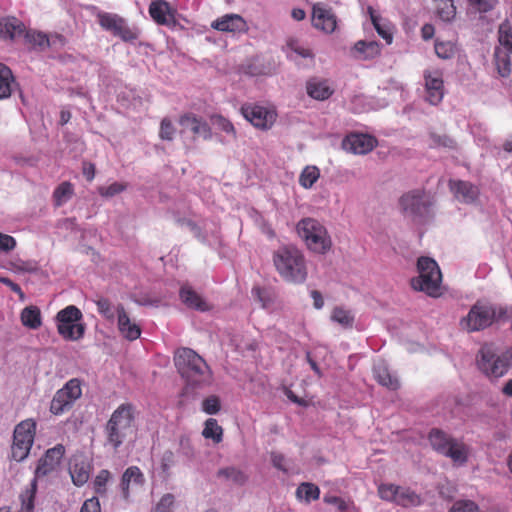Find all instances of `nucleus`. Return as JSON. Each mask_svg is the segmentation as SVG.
<instances>
[{
    "mask_svg": "<svg viewBox=\"0 0 512 512\" xmlns=\"http://www.w3.org/2000/svg\"><path fill=\"white\" fill-rule=\"evenodd\" d=\"M274 266L279 275L287 282L301 284L305 282L308 271L304 254L294 246H283L273 255Z\"/></svg>",
    "mask_w": 512,
    "mask_h": 512,
    "instance_id": "1",
    "label": "nucleus"
},
{
    "mask_svg": "<svg viewBox=\"0 0 512 512\" xmlns=\"http://www.w3.org/2000/svg\"><path fill=\"white\" fill-rule=\"evenodd\" d=\"M174 362L177 370L191 385L208 384L211 381V371L196 352L189 348L177 350Z\"/></svg>",
    "mask_w": 512,
    "mask_h": 512,
    "instance_id": "2",
    "label": "nucleus"
},
{
    "mask_svg": "<svg viewBox=\"0 0 512 512\" xmlns=\"http://www.w3.org/2000/svg\"><path fill=\"white\" fill-rule=\"evenodd\" d=\"M297 234L307 249L324 255L332 248V239L326 227L314 218H304L297 223Z\"/></svg>",
    "mask_w": 512,
    "mask_h": 512,
    "instance_id": "3",
    "label": "nucleus"
},
{
    "mask_svg": "<svg viewBox=\"0 0 512 512\" xmlns=\"http://www.w3.org/2000/svg\"><path fill=\"white\" fill-rule=\"evenodd\" d=\"M418 276L411 280L414 290L424 292L431 297L442 295V274L435 260L421 257L417 263Z\"/></svg>",
    "mask_w": 512,
    "mask_h": 512,
    "instance_id": "4",
    "label": "nucleus"
},
{
    "mask_svg": "<svg viewBox=\"0 0 512 512\" xmlns=\"http://www.w3.org/2000/svg\"><path fill=\"white\" fill-rule=\"evenodd\" d=\"M133 409L128 404L119 406L107 423L108 443L117 449L134 432Z\"/></svg>",
    "mask_w": 512,
    "mask_h": 512,
    "instance_id": "5",
    "label": "nucleus"
},
{
    "mask_svg": "<svg viewBox=\"0 0 512 512\" xmlns=\"http://www.w3.org/2000/svg\"><path fill=\"white\" fill-rule=\"evenodd\" d=\"M501 310L499 309V314ZM498 314V309L488 302L477 301L469 312L460 319L459 326L466 332H477L491 326Z\"/></svg>",
    "mask_w": 512,
    "mask_h": 512,
    "instance_id": "6",
    "label": "nucleus"
},
{
    "mask_svg": "<svg viewBox=\"0 0 512 512\" xmlns=\"http://www.w3.org/2000/svg\"><path fill=\"white\" fill-rule=\"evenodd\" d=\"M82 312L74 305L60 310L55 317L59 335L69 341H78L85 333V326L81 323Z\"/></svg>",
    "mask_w": 512,
    "mask_h": 512,
    "instance_id": "7",
    "label": "nucleus"
},
{
    "mask_svg": "<svg viewBox=\"0 0 512 512\" xmlns=\"http://www.w3.org/2000/svg\"><path fill=\"white\" fill-rule=\"evenodd\" d=\"M399 204L405 216L422 221L430 214L432 197L423 190H412L400 198Z\"/></svg>",
    "mask_w": 512,
    "mask_h": 512,
    "instance_id": "8",
    "label": "nucleus"
},
{
    "mask_svg": "<svg viewBox=\"0 0 512 512\" xmlns=\"http://www.w3.org/2000/svg\"><path fill=\"white\" fill-rule=\"evenodd\" d=\"M81 395L82 389L80 381L78 379L69 380L63 388L55 393L50 404L51 413L54 415L65 413Z\"/></svg>",
    "mask_w": 512,
    "mask_h": 512,
    "instance_id": "9",
    "label": "nucleus"
},
{
    "mask_svg": "<svg viewBox=\"0 0 512 512\" xmlns=\"http://www.w3.org/2000/svg\"><path fill=\"white\" fill-rule=\"evenodd\" d=\"M378 496L384 501L403 507L416 506L421 502L420 497L411 489L390 483H382L378 486Z\"/></svg>",
    "mask_w": 512,
    "mask_h": 512,
    "instance_id": "10",
    "label": "nucleus"
},
{
    "mask_svg": "<svg viewBox=\"0 0 512 512\" xmlns=\"http://www.w3.org/2000/svg\"><path fill=\"white\" fill-rule=\"evenodd\" d=\"M479 369L488 377L499 378L508 369L506 359L496 355L490 347H482L478 358Z\"/></svg>",
    "mask_w": 512,
    "mask_h": 512,
    "instance_id": "11",
    "label": "nucleus"
},
{
    "mask_svg": "<svg viewBox=\"0 0 512 512\" xmlns=\"http://www.w3.org/2000/svg\"><path fill=\"white\" fill-rule=\"evenodd\" d=\"M425 101L431 105H438L444 97L443 73L439 69L428 68L423 72Z\"/></svg>",
    "mask_w": 512,
    "mask_h": 512,
    "instance_id": "12",
    "label": "nucleus"
},
{
    "mask_svg": "<svg viewBox=\"0 0 512 512\" xmlns=\"http://www.w3.org/2000/svg\"><path fill=\"white\" fill-rule=\"evenodd\" d=\"M241 113L246 120L259 129H269L276 120V112L273 108L261 105H244Z\"/></svg>",
    "mask_w": 512,
    "mask_h": 512,
    "instance_id": "13",
    "label": "nucleus"
},
{
    "mask_svg": "<svg viewBox=\"0 0 512 512\" xmlns=\"http://www.w3.org/2000/svg\"><path fill=\"white\" fill-rule=\"evenodd\" d=\"M149 14L159 25L174 27L177 24V10L167 1H152L149 5Z\"/></svg>",
    "mask_w": 512,
    "mask_h": 512,
    "instance_id": "14",
    "label": "nucleus"
},
{
    "mask_svg": "<svg viewBox=\"0 0 512 512\" xmlns=\"http://www.w3.org/2000/svg\"><path fill=\"white\" fill-rule=\"evenodd\" d=\"M92 465L82 453L73 455L69 462V474L74 485L83 486L90 478Z\"/></svg>",
    "mask_w": 512,
    "mask_h": 512,
    "instance_id": "15",
    "label": "nucleus"
},
{
    "mask_svg": "<svg viewBox=\"0 0 512 512\" xmlns=\"http://www.w3.org/2000/svg\"><path fill=\"white\" fill-rule=\"evenodd\" d=\"M145 484V477L136 466L128 467L122 475L120 489L125 499L139 492Z\"/></svg>",
    "mask_w": 512,
    "mask_h": 512,
    "instance_id": "16",
    "label": "nucleus"
},
{
    "mask_svg": "<svg viewBox=\"0 0 512 512\" xmlns=\"http://www.w3.org/2000/svg\"><path fill=\"white\" fill-rule=\"evenodd\" d=\"M97 18L103 29L112 31L115 35H118L125 40L132 38V32L126 25L125 20L117 14L99 12L97 14Z\"/></svg>",
    "mask_w": 512,
    "mask_h": 512,
    "instance_id": "17",
    "label": "nucleus"
},
{
    "mask_svg": "<svg viewBox=\"0 0 512 512\" xmlns=\"http://www.w3.org/2000/svg\"><path fill=\"white\" fill-rule=\"evenodd\" d=\"M312 24L316 29L332 33L336 29L337 20L330 8L318 3L313 6Z\"/></svg>",
    "mask_w": 512,
    "mask_h": 512,
    "instance_id": "18",
    "label": "nucleus"
},
{
    "mask_svg": "<svg viewBox=\"0 0 512 512\" xmlns=\"http://www.w3.org/2000/svg\"><path fill=\"white\" fill-rule=\"evenodd\" d=\"M117 328L119 334L128 341H134L141 335L139 324L130 318L120 304L117 305Z\"/></svg>",
    "mask_w": 512,
    "mask_h": 512,
    "instance_id": "19",
    "label": "nucleus"
},
{
    "mask_svg": "<svg viewBox=\"0 0 512 512\" xmlns=\"http://www.w3.org/2000/svg\"><path fill=\"white\" fill-rule=\"evenodd\" d=\"M376 145L374 137L367 134L353 133L348 135L343 141L345 150L354 154H366Z\"/></svg>",
    "mask_w": 512,
    "mask_h": 512,
    "instance_id": "20",
    "label": "nucleus"
},
{
    "mask_svg": "<svg viewBox=\"0 0 512 512\" xmlns=\"http://www.w3.org/2000/svg\"><path fill=\"white\" fill-rule=\"evenodd\" d=\"M65 453L63 445H57L49 449L45 455L39 460V464L36 468V476H45L57 469Z\"/></svg>",
    "mask_w": 512,
    "mask_h": 512,
    "instance_id": "21",
    "label": "nucleus"
},
{
    "mask_svg": "<svg viewBox=\"0 0 512 512\" xmlns=\"http://www.w3.org/2000/svg\"><path fill=\"white\" fill-rule=\"evenodd\" d=\"M211 27L221 32L242 33L248 27L246 21L238 14H226L214 20Z\"/></svg>",
    "mask_w": 512,
    "mask_h": 512,
    "instance_id": "22",
    "label": "nucleus"
},
{
    "mask_svg": "<svg viewBox=\"0 0 512 512\" xmlns=\"http://www.w3.org/2000/svg\"><path fill=\"white\" fill-rule=\"evenodd\" d=\"M380 44L376 41L359 40L350 50L355 60L366 61L376 58L380 54Z\"/></svg>",
    "mask_w": 512,
    "mask_h": 512,
    "instance_id": "23",
    "label": "nucleus"
},
{
    "mask_svg": "<svg viewBox=\"0 0 512 512\" xmlns=\"http://www.w3.org/2000/svg\"><path fill=\"white\" fill-rule=\"evenodd\" d=\"M184 131H191L193 134L204 139L211 138V130L208 124L192 114H186L179 120Z\"/></svg>",
    "mask_w": 512,
    "mask_h": 512,
    "instance_id": "24",
    "label": "nucleus"
},
{
    "mask_svg": "<svg viewBox=\"0 0 512 512\" xmlns=\"http://www.w3.org/2000/svg\"><path fill=\"white\" fill-rule=\"evenodd\" d=\"M450 188L454 196L462 202L472 203L474 202L479 194V190L476 186L465 181H451Z\"/></svg>",
    "mask_w": 512,
    "mask_h": 512,
    "instance_id": "25",
    "label": "nucleus"
},
{
    "mask_svg": "<svg viewBox=\"0 0 512 512\" xmlns=\"http://www.w3.org/2000/svg\"><path fill=\"white\" fill-rule=\"evenodd\" d=\"M373 373L378 383L388 389L395 390L399 387V381L396 376L389 372L387 364L384 361H377L374 364Z\"/></svg>",
    "mask_w": 512,
    "mask_h": 512,
    "instance_id": "26",
    "label": "nucleus"
},
{
    "mask_svg": "<svg viewBox=\"0 0 512 512\" xmlns=\"http://www.w3.org/2000/svg\"><path fill=\"white\" fill-rule=\"evenodd\" d=\"M370 19L379 36H381L387 44L393 41V25L388 20L382 18L372 7L368 8Z\"/></svg>",
    "mask_w": 512,
    "mask_h": 512,
    "instance_id": "27",
    "label": "nucleus"
},
{
    "mask_svg": "<svg viewBox=\"0 0 512 512\" xmlns=\"http://www.w3.org/2000/svg\"><path fill=\"white\" fill-rule=\"evenodd\" d=\"M217 475L223 481L235 486H243L248 481L247 473L237 466L223 467Z\"/></svg>",
    "mask_w": 512,
    "mask_h": 512,
    "instance_id": "28",
    "label": "nucleus"
},
{
    "mask_svg": "<svg viewBox=\"0 0 512 512\" xmlns=\"http://www.w3.org/2000/svg\"><path fill=\"white\" fill-rule=\"evenodd\" d=\"M36 423L32 419L20 422L14 429V439L21 444L33 445Z\"/></svg>",
    "mask_w": 512,
    "mask_h": 512,
    "instance_id": "29",
    "label": "nucleus"
},
{
    "mask_svg": "<svg viewBox=\"0 0 512 512\" xmlns=\"http://www.w3.org/2000/svg\"><path fill=\"white\" fill-rule=\"evenodd\" d=\"M24 32V25L15 17L0 19V38L14 39Z\"/></svg>",
    "mask_w": 512,
    "mask_h": 512,
    "instance_id": "30",
    "label": "nucleus"
},
{
    "mask_svg": "<svg viewBox=\"0 0 512 512\" xmlns=\"http://www.w3.org/2000/svg\"><path fill=\"white\" fill-rule=\"evenodd\" d=\"M306 89L308 95L316 100L328 99L333 93V89L327 80L315 78L308 81Z\"/></svg>",
    "mask_w": 512,
    "mask_h": 512,
    "instance_id": "31",
    "label": "nucleus"
},
{
    "mask_svg": "<svg viewBox=\"0 0 512 512\" xmlns=\"http://www.w3.org/2000/svg\"><path fill=\"white\" fill-rule=\"evenodd\" d=\"M449 451L444 453V456L449 457L456 465H463L467 462L470 449L469 447L461 441L453 439L450 445L448 446Z\"/></svg>",
    "mask_w": 512,
    "mask_h": 512,
    "instance_id": "32",
    "label": "nucleus"
},
{
    "mask_svg": "<svg viewBox=\"0 0 512 512\" xmlns=\"http://www.w3.org/2000/svg\"><path fill=\"white\" fill-rule=\"evenodd\" d=\"M330 319L343 329H352L355 323V313L344 306H336L331 311Z\"/></svg>",
    "mask_w": 512,
    "mask_h": 512,
    "instance_id": "33",
    "label": "nucleus"
},
{
    "mask_svg": "<svg viewBox=\"0 0 512 512\" xmlns=\"http://www.w3.org/2000/svg\"><path fill=\"white\" fill-rule=\"evenodd\" d=\"M180 297L185 305L200 311H205L209 308L208 304L200 295L193 291L190 287L184 286L180 291Z\"/></svg>",
    "mask_w": 512,
    "mask_h": 512,
    "instance_id": "34",
    "label": "nucleus"
},
{
    "mask_svg": "<svg viewBox=\"0 0 512 512\" xmlns=\"http://www.w3.org/2000/svg\"><path fill=\"white\" fill-rule=\"evenodd\" d=\"M23 326L29 329H38L42 324L40 309L36 306L25 307L20 314Z\"/></svg>",
    "mask_w": 512,
    "mask_h": 512,
    "instance_id": "35",
    "label": "nucleus"
},
{
    "mask_svg": "<svg viewBox=\"0 0 512 512\" xmlns=\"http://www.w3.org/2000/svg\"><path fill=\"white\" fill-rule=\"evenodd\" d=\"M295 495L299 502L309 504L319 498L320 489L313 483L303 482L297 487Z\"/></svg>",
    "mask_w": 512,
    "mask_h": 512,
    "instance_id": "36",
    "label": "nucleus"
},
{
    "mask_svg": "<svg viewBox=\"0 0 512 512\" xmlns=\"http://www.w3.org/2000/svg\"><path fill=\"white\" fill-rule=\"evenodd\" d=\"M452 440L453 438H450L447 434L438 429H434L429 433L430 445L435 451L442 455L448 451V446Z\"/></svg>",
    "mask_w": 512,
    "mask_h": 512,
    "instance_id": "37",
    "label": "nucleus"
},
{
    "mask_svg": "<svg viewBox=\"0 0 512 512\" xmlns=\"http://www.w3.org/2000/svg\"><path fill=\"white\" fill-rule=\"evenodd\" d=\"M512 51L503 48H496L494 53L495 66L500 76L506 77L510 74V57Z\"/></svg>",
    "mask_w": 512,
    "mask_h": 512,
    "instance_id": "38",
    "label": "nucleus"
},
{
    "mask_svg": "<svg viewBox=\"0 0 512 512\" xmlns=\"http://www.w3.org/2000/svg\"><path fill=\"white\" fill-rule=\"evenodd\" d=\"M287 57L291 60L296 61L298 57L313 59V52L300 43L298 40L290 39L287 42Z\"/></svg>",
    "mask_w": 512,
    "mask_h": 512,
    "instance_id": "39",
    "label": "nucleus"
},
{
    "mask_svg": "<svg viewBox=\"0 0 512 512\" xmlns=\"http://www.w3.org/2000/svg\"><path fill=\"white\" fill-rule=\"evenodd\" d=\"M320 178V169L315 165H307L299 175V184L304 189H311Z\"/></svg>",
    "mask_w": 512,
    "mask_h": 512,
    "instance_id": "40",
    "label": "nucleus"
},
{
    "mask_svg": "<svg viewBox=\"0 0 512 512\" xmlns=\"http://www.w3.org/2000/svg\"><path fill=\"white\" fill-rule=\"evenodd\" d=\"M202 435L205 439H210L218 444L222 441L223 429L214 418H209L204 424Z\"/></svg>",
    "mask_w": 512,
    "mask_h": 512,
    "instance_id": "41",
    "label": "nucleus"
},
{
    "mask_svg": "<svg viewBox=\"0 0 512 512\" xmlns=\"http://www.w3.org/2000/svg\"><path fill=\"white\" fill-rule=\"evenodd\" d=\"M434 48L436 55L444 60L453 58L458 52V47L452 40H441L438 38Z\"/></svg>",
    "mask_w": 512,
    "mask_h": 512,
    "instance_id": "42",
    "label": "nucleus"
},
{
    "mask_svg": "<svg viewBox=\"0 0 512 512\" xmlns=\"http://www.w3.org/2000/svg\"><path fill=\"white\" fill-rule=\"evenodd\" d=\"M74 194V187L70 182H62L56 187L53 193L54 203L57 207H60L67 203Z\"/></svg>",
    "mask_w": 512,
    "mask_h": 512,
    "instance_id": "43",
    "label": "nucleus"
},
{
    "mask_svg": "<svg viewBox=\"0 0 512 512\" xmlns=\"http://www.w3.org/2000/svg\"><path fill=\"white\" fill-rule=\"evenodd\" d=\"M13 81L14 78L11 70L0 63V99L10 96Z\"/></svg>",
    "mask_w": 512,
    "mask_h": 512,
    "instance_id": "44",
    "label": "nucleus"
},
{
    "mask_svg": "<svg viewBox=\"0 0 512 512\" xmlns=\"http://www.w3.org/2000/svg\"><path fill=\"white\" fill-rule=\"evenodd\" d=\"M436 11L438 16L446 22L454 19L456 15V7L453 0H435Z\"/></svg>",
    "mask_w": 512,
    "mask_h": 512,
    "instance_id": "45",
    "label": "nucleus"
},
{
    "mask_svg": "<svg viewBox=\"0 0 512 512\" xmlns=\"http://www.w3.org/2000/svg\"><path fill=\"white\" fill-rule=\"evenodd\" d=\"M498 41L499 46L497 48H503L508 51H512V27L509 22H503L499 26Z\"/></svg>",
    "mask_w": 512,
    "mask_h": 512,
    "instance_id": "46",
    "label": "nucleus"
},
{
    "mask_svg": "<svg viewBox=\"0 0 512 512\" xmlns=\"http://www.w3.org/2000/svg\"><path fill=\"white\" fill-rule=\"evenodd\" d=\"M127 188V184L123 182H113L108 185H103L98 188V193L105 199H111Z\"/></svg>",
    "mask_w": 512,
    "mask_h": 512,
    "instance_id": "47",
    "label": "nucleus"
},
{
    "mask_svg": "<svg viewBox=\"0 0 512 512\" xmlns=\"http://www.w3.org/2000/svg\"><path fill=\"white\" fill-rule=\"evenodd\" d=\"M211 124L215 129L224 132L228 136H230L232 138L236 137V131H235L233 124L228 119L224 118L223 116L213 115L211 117Z\"/></svg>",
    "mask_w": 512,
    "mask_h": 512,
    "instance_id": "48",
    "label": "nucleus"
},
{
    "mask_svg": "<svg viewBox=\"0 0 512 512\" xmlns=\"http://www.w3.org/2000/svg\"><path fill=\"white\" fill-rule=\"evenodd\" d=\"M35 493L36 483L33 481L30 488L21 494V508L19 512H33Z\"/></svg>",
    "mask_w": 512,
    "mask_h": 512,
    "instance_id": "49",
    "label": "nucleus"
},
{
    "mask_svg": "<svg viewBox=\"0 0 512 512\" xmlns=\"http://www.w3.org/2000/svg\"><path fill=\"white\" fill-rule=\"evenodd\" d=\"M111 478L112 475L108 470L99 471L93 480L94 491L99 495H104L107 492V486Z\"/></svg>",
    "mask_w": 512,
    "mask_h": 512,
    "instance_id": "50",
    "label": "nucleus"
},
{
    "mask_svg": "<svg viewBox=\"0 0 512 512\" xmlns=\"http://www.w3.org/2000/svg\"><path fill=\"white\" fill-rule=\"evenodd\" d=\"M176 505L175 496L173 494H164L156 503L152 512H174Z\"/></svg>",
    "mask_w": 512,
    "mask_h": 512,
    "instance_id": "51",
    "label": "nucleus"
},
{
    "mask_svg": "<svg viewBox=\"0 0 512 512\" xmlns=\"http://www.w3.org/2000/svg\"><path fill=\"white\" fill-rule=\"evenodd\" d=\"M176 463V456L171 450H165L159 458L158 468L164 475H168Z\"/></svg>",
    "mask_w": 512,
    "mask_h": 512,
    "instance_id": "52",
    "label": "nucleus"
},
{
    "mask_svg": "<svg viewBox=\"0 0 512 512\" xmlns=\"http://www.w3.org/2000/svg\"><path fill=\"white\" fill-rule=\"evenodd\" d=\"M98 312L107 320L117 318V306H113L107 299L101 298L96 302Z\"/></svg>",
    "mask_w": 512,
    "mask_h": 512,
    "instance_id": "53",
    "label": "nucleus"
},
{
    "mask_svg": "<svg viewBox=\"0 0 512 512\" xmlns=\"http://www.w3.org/2000/svg\"><path fill=\"white\" fill-rule=\"evenodd\" d=\"M31 447L32 446L29 444H21L18 441H16L15 439H13V444L11 447L12 458L18 462L23 461L24 459L27 458Z\"/></svg>",
    "mask_w": 512,
    "mask_h": 512,
    "instance_id": "54",
    "label": "nucleus"
},
{
    "mask_svg": "<svg viewBox=\"0 0 512 512\" xmlns=\"http://www.w3.org/2000/svg\"><path fill=\"white\" fill-rule=\"evenodd\" d=\"M324 502L336 507L340 512H346L353 506V502L334 495H325Z\"/></svg>",
    "mask_w": 512,
    "mask_h": 512,
    "instance_id": "55",
    "label": "nucleus"
},
{
    "mask_svg": "<svg viewBox=\"0 0 512 512\" xmlns=\"http://www.w3.org/2000/svg\"><path fill=\"white\" fill-rule=\"evenodd\" d=\"M26 39L29 43L43 50L48 47V36L42 32L29 31L26 34Z\"/></svg>",
    "mask_w": 512,
    "mask_h": 512,
    "instance_id": "56",
    "label": "nucleus"
},
{
    "mask_svg": "<svg viewBox=\"0 0 512 512\" xmlns=\"http://www.w3.org/2000/svg\"><path fill=\"white\" fill-rule=\"evenodd\" d=\"M449 512H481L478 506L470 500L457 501Z\"/></svg>",
    "mask_w": 512,
    "mask_h": 512,
    "instance_id": "57",
    "label": "nucleus"
},
{
    "mask_svg": "<svg viewBox=\"0 0 512 512\" xmlns=\"http://www.w3.org/2000/svg\"><path fill=\"white\" fill-rule=\"evenodd\" d=\"M202 410L210 415L218 413L220 410V401L216 396H210L203 400Z\"/></svg>",
    "mask_w": 512,
    "mask_h": 512,
    "instance_id": "58",
    "label": "nucleus"
},
{
    "mask_svg": "<svg viewBox=\"0 0 512 512\" xmlns=\"http://www.w3.org/2000/svg\"><path fill=\"white\" fill-rule=\"evenodd\" d=\"M431 146L453 148L454 141L445 135L432 134L431 135Z\"/></svg>",
    "mask_w": 512,
    "mask_h": 512,
    "instance_id": "59",
    "label": "nucleus"
},
{
    "mask_svg": "<svg viewBox=\"0 0 512 512\" xmlns=\"http://www.w3.org/2000/svg\"><path fill=\"white\" fill-rule=\"evenodd\" d=\"M16 247L14 237L0 232V252H10Z\"/></svg>",
    "mask_w": 512,
    "mask_h": 512,
    "instance_id": "60",
    "label": "nucleus"
},
{
    "mask_svg": "<svg viewBox=\"0 0 512 512\" xmlns=\"http://www.w3.org/2000/svg\"><path fill=\"white\" fill-rule=\"evenodd\" d=\"M366 100L365 97L363 96H357L354 98L353 100V104H354V107L353 109L356 111V112H364V111H367L369 109H379V108H382V107H385L386 106V103H381V104H377V105H374V104H369L368 107L366 106H362V103Z\"/></svg>",
    "mask_w": 512,
    "mask_h": 512,
    "instance_id": "61",
    "label": "nucleus"
},
{
    "mask_svg": "<svg viewBox=\"0 0 512 512\" xmlns=\"http://www.w3.org/2000/svg\"><path fill=\"white\" fill-rule=\"evenodd\" d=\"M174 134H175V129H174L172 123L167 119H163L161 122V126H160L161 139L172 140Z\"/></svg>",
    "mask_w": 512,
    "mask_h": 512,
    "instance_id": "62",
    "label": "nucleus"
},
{
    "mask_svg": "<svg viewBox=\"0 0 512 512\" xmlns=\"http://www.w3.org/2000/svg\"><path fill=\"white\" fill-rule=\"evenodd\" d=\"M468 2L478 11L487 12L493 8L496 0H468Z\"/></svg>",
    "mask_w": 512,
    "mask_h": 512,
    "instance_id": "63",
    "label": "nucleus"
},
{
    "mask_svg": "<svg viewBox=\"0 0 512 512\" xmlns=\"http://www.w3.org/2000/svg\"><path fill=\"white\" fill-rule=\"evenodd\" d=\"M80 512H101L99 499L97 497L87 499L83 503Z\"/></svg>",
    "mask_w": 512,
    "mask_h": 512,
    "instance_id": "64",
    "label": "nucleus"
}]
</instances>
